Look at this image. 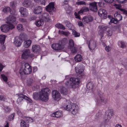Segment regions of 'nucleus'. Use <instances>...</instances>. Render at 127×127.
Segmentation results:
<instances>
[{
	"instance_id": "f257e3e1",
	"label": "nucleus",
	"mask_w": 127,
	"mask_h": 127,
	"mask_svg": "<svg viewBox=\"0 0 127 127\" xmlns=\"http://www.w3.org/2000/svg\"><path fill=\"white\" fill-rule=\"evenodd\" d=\"M32 67L28 63H26L24 66L21 67L19 70V73L22 76L24 74H30L32 72Z\"/></svg>"
},
{
	"instance_id": "f03ea898",
	"label": "nucleus",
	"mask_w": 127,
	"mask_h": 127,
	"mask_svg": "<svg viewBox=\"0 0 127 127\" xmlns=\"http://www.w3.org/2000/svg\"><path fill=\"white\" fill-rule=\"evenodd\" d=\"M49 89L48 88L42 89L40 92L39 98L42 101H46L49 99L48 93H50Z\"/></svg>"
},
{
	"instance_id": "7ed1b4c3",
	"label": "nucleus",
	"mask_w": 127,
	"mask_h": 127,
	"mask_svg": "<svg viewBox=\"0 0 127 127\" xmlns=\"http://www.w3.org/2000/svg\"><path fill=\"white\" fill-rule=\"evenodd\" d=\"M98 33L102 34L103 32L105 33L108 36H111L112 34V32L111 30L108 27H105L104 26H99L98 27ZM102 35V34L101 35Z\"/></svg>"
},
{
	"instance_id": "20e7f679",
	"label": "nucleus",
	"mask_w": 127,
	"mask_h": 127,
	"mask_svg": "<svg viewBox=\"0 0 127 127\" xmlns=\"http://www.w3.org/2000/svg\"><path fill=\"white\" fill-rule=\"evenodd\" d=\"M69 81L70 84L68 87L75 89L78 87L79 83V80L78 78L72 77L70 78Z\"/></svg>"
},
{
	"instance_id": "39448f33",
	"label": "nucleus",
	"mask_w": 127,
	"mask_h": 127,
	"mask_svg": "<svg viewBox=\"0 0 127 127\" xmlns=\"http://www.w3.org/2000/svg\"><path fill=\"white\" fill-rule=\"evenodd\" d=\"M74 104L69 101L65 100L62 104V107L67 111H71Z\"/></svg>"
},
{
	"instance_id": "423d86ee",
	"label": "nucleus",
	"mask_w": 127,
	"mask_h": 127,
	"mask_svg": "<svg viewBox=\"0 0 127 127\" xmlns=\"http://www.w3.org/2000/svg\"><path fill=\"white\" fill-rule=\"evenodd\" d=\"M114 15L116 18H112L110 19L109 23V24L110 25L112 23L116 24L119 21L122 20V16L120 14H118V12H116Z\"/></svg>"
},
{
	"instance_id": "0eeeda50",
	"label": "nucleus",
	"mask_w": 127,
	"mask_h": 127,
	"mask_svg": "<svg viewBox=\"0 0 127 127\" xmlns=\"http://www.w3.org/2000/svg\"><path fill=\"white\" fill-rule=\"evenodd\" d=\"M52 98L55 100L59 101L62 98L60 93L57 90L53 91L52 92Z\"/></svg>"
},
{
	"instance_id": "6e6552de",
	"label": "nucleus",
	"mask_w": 127,
	"mask_h": 127,
	"mask_svg": "<svg viewBox=\"0 0 127 127\" xmlns=\"http://www.w3.org/2000/svg\"><path fill=\"white\" fill-rule=\"evenodd\" d=\"M113 115V113L110 110L106 111L105 114L103 115V119L105 122H108Z\"/></svg>"
},
{
	"instance_id": "1a4fd4ad",
	"label": "nucleus",
	"mask_w": 127,
	"mask_h": 127,
	"mask_svg": "<svg viewBox=\"0 0 127 127\" xmlns=\"http://www.w3.org/2000/svg\"><path fill=\"white\" fill-rule=\"evenodd\" d=\"M7 23L8 24L14 23L16 24L18 22L16 21V18L14 16L10 15L6 18Z\"/></svg>"
},
{
	"instance_id": "9d476101",
	"label": "nucleus",
	"mask_w": 127,
	"mask_h": 127,
	"mask_svg": "<svg viewBox=\"0 0 127 127\" xmlns=\"http://www.w3.org/2000/svg\"><path fill=\"white\" fill-rule=\"evenodd\" d=\"M22 42V39L18 36L15 37L14 39V44L17 47L20 46L21 45Z\"/></svg>"
},
{
	"instance_id": "9b49d317",
	"label": "nucleus",
	"mask_w": 127,
	"mask_h": 127,
	"mask_svg": "<svg viewBox=\"0 0 127 127\" xmlns=\"http://www.w3.org/2000/svg\"><path fill=\"white\" fill-rule=\"evenodd\" d=\"M46 10L50 12L54 11L55 10L54 7V2L50 3L49 4L46 6L45 8Z\"/></svg>"
},
{
	"instance_id": "f8f14e48",
	"label": "nucleus",
	"mask_w": 127,
	"mask_h": 127,
	"mask_svg": "<svg viewBox=\"0 0 127 127\" xmlns=\"http://www.w3.org/2000/svg\"><path fill=\"white\" fill-rule=\"evenodd\" d=\"M75 71L76 73L81 74L84 70V66L81 64H78L75 68Z\"/></svg>"
},
{
	"instance_id": "ddd939ff",
	"label": "nucleus",
	"mask_w": 127,
	"mask_h": 127,
	"mask_svg": "<svg viewBox=\"0 0 127 127\" xmlns=\"http://www.w3.org/2000/svg\"><path fill=\"white\" fill-rule=\"evenodd\" d=\"M89 9L91 11L94 12H96L97 11V2H93L89 4Z\"/></svg>"
},
{
	"instance_id": "4468645a",
	"label": "nucleus",
	"mask_w": 127,
	"mask_h": 127,
	"mask_svg": "<svg viewBox=\"0 0 127 127\" xmlns=\"http://www.w3.org/2000/svg\"><path fill=\"white\" fill-rule=\"evenodd\" d=\"M93 20L92 17L90 15L87 16L83 17L82 21L84 24L88 23Z\"/></svg>"
},
{
	"instance_id": "2eb2a0df",
	"label": "nucleus",
	"mask_w": 127,
	"mask_h": 127,
	"mask_svg": "<svg viewBox=\"0 0 127 127\" xmlns=\"http://www.w3.org/2000/svg\"><path fill=\"white\" fill-rule=\"evenodd\" d=\"M98 13L99 16L101 18H106L107 16L106 12L105 10L102 9H100L98 11Z\"/></svg>"
},
{
	"instance_id": "dca6fc26",
	"label": "nucleus",
	"mask_w": 127,
	"mask_h": 127,
	"mask_svg": "<svg viewBox=\"0 0 127 127\" xmlns=\"http://www.w3.org/2000/svg\"><path fill=\"white\" fill-rule=\"evenodd\" d=\"M63 46L59 43H54L51 45L52 48L55 50L58 51L63 49Z\"/></svg>"
},
{
	"instance_id": "f3484780",
	"label": "nucleus",
	"mask_w": 127,
	"mask_h": 127,
	"mask_svg": "<svg viewBox=\"0 0 127 127\" xmlns=\"http://www.w3.org/2000/svg\"><path fill=\"white\" fill-rule=\"evenodd\" d=\"M79 111V108L78 105L74 104L71 111L72 113L74 115H75L78 113Z\"/></svg>"
},
{
	"instance_id": "a211bd4d",
	"label": "nucleus",
	"mask_w": 127,
	"mask_h": 127,
	"mask_svg": "<svg viewBox=\"0 0 127 127\" xmlns=\"http://www.w3.org/2000/svg\"><path fill=\"white\" fill-rule=\"evenodd\" d=\"M30 52V50L29 49H26L23 52L22 55V58L24 59H27L29 56Z\"/></svg>"
},
{
	"instance_id": "6ab92c4d",
	"label": "nucleus",
	"mask_w": 127,
	"mask_h": 127,
	"mask_svg": "<svg viewBox=\"0 0 127 127\" xmlns=\"http://www.w3.org/2000/svg\"><path fill=\"white\" fill-rule=\"evenodd\" d=\"M19 11L21 13V16L23 17L26 16L28 14L27 10L25 8L22 7L20 8Z\"/></svg>"
},
{
	"instance_id": "aec40b11",
	"label": "nucleus",
	"mask_w": 127,
	"mask_h": 127,
	"mask_svg": "<svg viewBox=\"0 0 127 127\" xmlns=\"http://www.w3.org/2000/svg\"><path fill=\"white\" fill-rule=\"evenodd\" d=\"M40 47L39 45L35 44L32 46V50L33 52L36 53L40 52Z\"/></svg>"
},
{
	"instance_id": "412c9836",
	"label": "nucleus",
	"mask_w": 127,
	"mask_h": 127,
	"mask_svg": "<svg viewBox=\"0 0 127 127\" xmlns=\"http://www.w3.org/2000/svg\"><path fill=\"white\" fill-rule=\"evenodd\" d=\"M0 29L2 32H7L9 31V25L6 24L2 25L0 27Z\"/></svg>"
},
{
	"instance_id": "4be33fe9",
	"label": "nucleus",
	"mask_w": 127,
	"mask_h": 127,
	"mask_svg": "<svg viewBox=\"0 0 127 127\" xmlns=\"http://www.w3.org/2000/svg\"><path fill=\"white\" fill-rule=\"evenodd\" d=\"M43 8L40 6L36 7L33 10V12L35 14H38L41 13L42 11Z\"/></svg>"
},
{
	"instance_id": "5701e85b",
	"label": "nucleus",
	"mask_w": 127,
	"mask_h": 127,
	"mask_svg": "<svg viewBox=\"0 0 127 127\" xmlns=\"http://www.w3.org/2000/svg\"><path fill=\"white\" fill-rule=\"evenodd\" d=\"M114 6L116 9L119 10L124 14H127V11L124 9L121 8V5L116 4H115L114 5Z\"/></svg>"
},
{
	"instance_id": "b1692460",
	"label": "nucleus",
	"mask_w": 127,
	"mask_h": 127,
	"mask_svg": "<svg viewBox=\"0 0 127 127\" xmlns=\"http://www.w3.org/2000/svg\"><path fill=\"white\" fill-rule=\"evenodd\" d=\"M95 42L93 40H90L88 46L90 50H92L94 49L96 47Z\"/></svg>"
},
{
	"instance_id": "393cba45",
	"label": "nucleus",
	"mask_w": 127,
	"mask_h": 127,
	"mask_svg": "<svg viewBox=\"0 0 127 127\" xmlns=\"http://www.w3.org/2000/svg\"><path fill=\"white\" fill-rule=\"evenodd\" d=\"M68 42V41L67 39L66 38H64L61 39L59 42L61 46H63V49L64 47V46Z\"/></svg>"
},
{
	"instance_id": "a878e982",
	"label": "nucleus",
	"mask_w": 127,
	"mask_h": 127,
	"mask_svg": "<svg viewBox=\"0 0 127 127\" xmlns=\"http://www.w3.org/2000/svg\"><path fill=\"white\" fill-rule=\"evenodd\" d=\"M42 18L45 21L48 22L50 20V17L48 14L46 13H43L42 15Z\"/></svg>"
},
{
	"instance_id": "bb28decb",
	"label": "nucleus",
	"mask_w": 127,
	"mask_h": 127,
	"mask_svg": "<svg viewBox=\"0 0 127 127\" xmlns=\"http://www.w3.org/2000/svg\"><path fill=\"white\" fill-rule=\"evenodd\" d=\"M62 115V111H56L52 114V117L57 118L60 117Z\"/></svg>"
},
{
	"instance_id": "cd10ccee",
	"label": "nucleus",
	"mask_w": 127,
	"mask_h": 127,
	"mask_svg": "<svg viewBox=\"0 0 127 127\" xmlns=\"http://www.w3.org/2000/svg\"><path fill=\"white\" fill-rule=\"evenodd\" d=\"M68 90L65 87H61L60 90V91L63 95H66L68 93Z\"/></svg>"
},
{
	"instance_id": "c85d7f7f",
	"label": "nucleus",
	"mask_w": 127,
	"mask_h": 127,
	"mask_svg": "<svg viewBox=\"0 0 127 127\" xmlns=\"http://www.w3.org/2000/svg\"><path fill=\"white\" fill-rule=\"evenodd\" d=\"M32 43V41L30 40H28L25 41L23 43V46L25 48L29 47Z\"/></svg>"
},
{
	"instance_id": "c756f323",
	"label": "nucleus",
	"mask_w": 127,
	"mask_h": 127,
	"mask_svg": "<svg viewBox=\"0 0 127 127\" xmlns=\"http://www.w3.org/2000/svg\"><path fill=\"white\" fill-rule=\"evenodd\" d=\"M19 97L17 100V103L18 104H20V103L22 102L23 99H24L25 95L23 94H20L18 95Z\"/></svg>"
},
{
	"instance_id": "7c9ffc66",
	"label": "nucleus",
	"mask_w": 127,
	"mask_h": 127,
	"mask_svg": "<svg viewBox=\"0 0 127 127\" xmlns=\"http://www.w3.org/2000/svg\"><path fill=\"white\" fill-rule=\"evenodd\" d=\"M31 0H25L23 3V5L25 7H28L31 6Z\"/></svg>"
},
{
	"instance_id": "2f4dec72",
	"label": "nucleus",
	"mask_w": 127,
	"mask_h": 127,
	"mask_svg": "<svg viewBox=\"0 0 127 127\" xmlns=\"http://www.w3.org/2000/svg\"><path fill=\"white\" fill-rule=\"evenodd\" d=\"M43 20L42 19L37 20L35 21V24L37 27H40L42 26L44 24Z\"/></svg>"
},
{
	"instance_id": "473e14b6",
	"label": "nucleus",
	"mask_w": 127,
	"mask_h": 127,
	"mask_svg": "<svg viewBox=\"0 0 127 127\" xmlns=\"http://www.w3.org/2000/svg\"><path fill=\"white\" fill-rule=\"evenodd\" d=\"M74 59L77 62H80L82 60L83 58L81 55L77 54L75 56Z\"/></svg>"
},
{
	"instance_id": "72a5a7b5",
	"label": "nucleus",
	"mask_w": 127,
	"mask_h": 127,
	"mask_svg": "<svg viewBox=\"0 0 127 127\" xmlns=\"http://www.w3.org/2000/svg\"><path fill=\"white\" fill-rule=\"evenodd\" d=\"M65 23L67 27H68L69 29L72 30H73V29L74 28V26L71 23L67 21H65Z\"/></svg>"
},
{
	"instance_id": "f704fd0d",
	"label": "nucleus",
	"mask_w": 127,
	"mask_h": 127,
	"mask_svg": "<svg viewBox=\"0 0 127 127\" xmlns=\"http://www.w3.org/2000/svg\"><path fill=\"white\" fill-rule=\"evenodd\" d=\"M6 38L5 35L3 34L0 35V43L3 45L5 42Z\"/></svg>"
},
{
	"instance_id": "c9c22d12",
	"label": "nucleus",
	"mask_w": 127,
	"mask_h": 127,
	"mask_svg": "<svg viewBox=\"0 0 127 127\" xmlns=\"http://www.w3.org/2000/svg\"><path fill=\"white\" fill-rule=\"evenodd\" d=\"M3 108L5 113H9L11 110V109L8 106H3Z\"/></svg>"
},
{
	"instance_id": "e433bc0d",
	"label": "nucleus",
	"mask_w": 127,
	"mask_h": 127,
	"mask_svg": "<svg viewBox=\"0 0 127 127\" xmlns=\"http://www.w3.org/2000/svg\"><path fill=\"white\" fill-rule=\"evenodd\" d=\"M17 112L18 116L24 118V117L25 112L24 111H21L20 110L18 109L17 110Z\"/></svg>"
},
{
	"instance_id": "4c0bfd02",
	"label": "nucleus",
	"mask_w": 127,
	"mask_h": 127,
	"mask_svg": "<svg viewBox=\"0 0 127 127\" xmlns=\"http://www.w3.org/2000/svg\"><path fill=\"white\" fill-rule=\"evenodd\" d=\"M88 11L89 9L88 7H83L78 12V13L79 14H80L87 11Z\"/></svg>"
},
{
	"instance_id": "58836bf2",
	"label": "nucleus",
	"mask_w": 127,
	"mask_h": 127,
	"mask_svg": "<svg viewBox=\"0 0 127 127\" xmlns=\"http://www.w3.org/2000/svg\"><path fill=\"white\" fill-rule=\"evenodd\" d=\"M55 27L57 28L63 30H64L65 29L64 26L62 24L60 23H58L56 24Z\"/></svg>"
},
{
	"instance_id": "ea45409f",
	"label": "nucleus",
	"mask_w": 127,
	"mask_h": 127,
	"mask_svg": "<svg viewBox=\"0 0 127 127\" xmlns=\"http://www.w3.org/2000/svg\"><path fill=\"white\" fill-rule=\"evenodd\" d=\"M20 127H27L28 125L26 124V122L24 121L21 120L20 123Z\"/></svg>"
},
{
	"instance_id": "a19ab883",
	"label": "nucleus",
	"mask_w": 127,
	"mask_h": 127,
	"mask_svg": "<svg viewBox=\"0 0 127 127\" xmlns=\"http://www.w3.org/2000/svg\"><path fill=\"white\" fill-rule=\"evenodd\" d=\"M74 45V43L73 40L72 39L69 40L68 42V47L71 48L73 47Z\"/></svg>"
},
{
	"instance_id": "79ce46f5",
	"label": "nucleus",
	"mask_w": 127,
	"mask_h": 127,
	"mask_svg": "<svg viewBox=\"0 0 127 127\" xmlns=\"http://www.w3.org/2000/svg\"><path fill=\"white\" fill-rule=\"evenodd\" d=\"M94 86V84L92 82H89L87 85V87L88 89H92Z\"/></svg>"
},
{
	"instance_id": "37998d69",
	"label": "nucleus",
	"mask_w": 127,
	"mask_h": 127,
	"mask_svg": "<svg viewBox=\"0 0 127 127\" xmlns=\"http://www.w3.org/2000/svg\"><path fill=\"white\" fill-rule=\"evenodd\" d=\"M17 28L19 31H23L24 30L23 25L21 24H18L17 26Z\"/></svg>"
},
{
	"instance_id": "c03bdc74",
	"label": "nucleus",
	"mask_w": 127,
	"mask_h": 127,
	"mask_svg": "<svg viewBox=\"0 0 127 127\" xmlns=\"http://www.w3.org/2000/svg\"><path fill=\"white\" fill-rule=\"evenodd\" d=\"M10 5L12 8H14L17 6V3L15 1H12L10 3Z\"/></svg>"
},
{
	"instance_id": "a18cd8bd",
	"label": "nucleus",
	"mask_w": 127,
	"mask_h": 127,
	"mask_svg": "<svg viewBox=\"0 0 127 127\" xmlns=\"http://www.w3.org/2000/svg\"><path fill=\"white\" fill-rule=\"evenodd\" d=\"M59 32L60 34H62L66 36H68L70 34L69 32L68 31L64 32L63 31H59Z\"/></svg>"
},
{
	"instance_id": "49530a36",
	"label": "nucleus",
	"mask_w": 127,
	"mask_h": 127,
	"mask_svg": "<svg viewBox=\"0 0 127 127\" xmlns=\"http://www.w3.org/2000/svg\"><path fill=\"white\" fill-rule=\"evenodd\" d=\"M1 77V79L3 80L5 82H7L8 80V78L4 74H1L0 75Z\"/></svg>"
},
{
	"instance_id": "de8ad7c7",
	"label": "nucleus",
	"mask_w": 127,
	"mask_h": 127,
	"mask_svg": "<svg viewBox=\"0 0 127 127\" xmlns=\"http://www.w3.org/2000/svg\"><path fill=\"white\" fill-rule=\"evenodd\" d=\"M33 98L35 100H38L39 98V95L36 92L33 93Z\"/></svg>"
},
{
	"instance_id": "09e8293b",
	"label": "nucleus",
	"mask_w": 127,
	"mask_h": 127,
	"mask_svg": "<svg viewBox=\"0 0 127 127\" xmlns=\"http://www.w3.org/2000/svg\"><path fill=\"white\" fill-rule=\"evenodd\" d=\"M65 9L66 11V12L67 13H69L71 12V7L68 6H67Z\"/></svg>"
},
{
	"instance_id": "8fccbe9b",
	"label": "nucleus",
	"mask_w": 127,
	"mask_h": 127,
	"mask_svg": "<svg viewBox=\"0 0 127 127\" xmlns=\"http://www.w3.org/2000/svg\"><path fill=\"white\" fill-rule=\"evenodd\" d=\"M118 44L121 45V47L122 48L126 47V44L122 41L119 42Z\"/></svg>"
},
{
	"instance_id": "3c124183",
	"label": "nucleus",
	"mask_w": 127,
	"mask_h": 127,
	"mask_svg": "<svg viewBox=\"0 0 127 127\" xmlns=\"http://www.w3.org/2000/svg\"><path fill=\"white\" fill-rule=\"evenodd\" d=\"M72 34L74 35L75 37H79L80 35V34L79 33H78L75 31L73 29L72 30Z\"/></svg>"
},
{
	"instance_id": "603ef678",
	"label": "nucleus",
	"mask_w": 127,
	"mask_h": 127,
	"mask_svg": "<svg viewBox=\"0 0 127 127\" xmlns=\"http://www.w3.org/2000/svg\"><path fill=\"white\" fill-rule=\"evenodd\" d=\"M11 10V9L10 7L8 6L5 7L3 9V11L4 12H6L10 11Z\"/></svg>"
},
{
	"instance_id": "864d4df0",
	"label": "nucleus",
	"mask_w": 127,
	"mask_h": 127,
	"mask_svg": "<svg viewBox=\"0 0 127 127\" xmlns=\"http://www.w3.org/2000/svg\"><path fill=\"white\" fill-rule=\"evenodd\" d=\"M76 3L78 5H85L86 4V2L84 1H80L76 2Z\"/></svg>"
},
{
	"instance_id": "5fc2aeb1",
	"label": "nucleus",
	"mask_w": 127,
	"mask_h": 127,
	"mask_svg": "<svg viewBox=\"0 0 127 127\" xmlns=\"http://www.w3.org/2000/svg\"><path fill=\"white\" fill-rule=\"evenodd\" d=\"M116 0L120 4H124L127 1V0Z\"/></svg>"
},
{
	"instance_id": "6e6d98bb",
	"label": "nucleus",
	"mask_w": 127,
	"mask_h": 127,
	"mask_svg": "<svg viewBox=\"0 0 127 127\" xmlns=\"http://www.w3.org/2000/svg\"><path fill=\"white\" fill-rule=\"evenodd\" d=\"M27 84L29 86L32 85L33 84V80L31 79H28L27 80Z\"/></svg>"
},
{
	"instance_id": "4d7b16f0",
	"label": "nucleus",
	"mask_w": 127,
	"mask_h": 127,
	"mask_svg": "<svg viewBox=\"0 0 127 127\" xmlns=\"http://www.w3.org/2000/svg\"><path fill=\"white\" fill-rule=\"evenodd\" d=\"M100 99L102 103L105 104L107 102V100L106 99H105L103 97H100Z\"/></svg>"
},
{
	"instance_id": "13d9d810",
	"label": "nucleus",
	"mask_w": 127,
	"mask_h": 127,
	"mask_svg": "<svg viewBox=\"0 0 127 127\" xmlns=\"http://www.w3.org/2000/svg\"><path fill=\"white\" fill-rule=\"evenodd\" d=\"M24 99L27 101L28 103H32V100L30 98L25 95L24 97Z\"/></svg>"
},
{
	"instance_id": "bf43d9fd",
	"label": "nucleus",
	"mask_w": 127,
	"mask_h": 127,
	"mask_svg": "<svg viewBox=\"0 0 127 127\" xmlns=\"http://www.w3.org/2000/svg\"><path fill=\"white\" fill-rule=\"evenodd\" d=\"M71 48V51L72 53H75L77 52V48L75 47H73Z\"/></svg>"
},
{
	"instance_id": "052dcab7",
	"label": "nucleus",
	"mask_w": 127,
	"mask_h": 127,
	"mask_svg": "<svg viewBox=\"0 0 127 127\" xmlns=\"http://www.w3.org/2000/svg\"><path fill=\"white\" fill-rule=\"evenodd\" d=\"M15 115V114L13 113V114L9 116L8 117V120L10 121L12 120L13 119Z\"/></svg>"
},
{
	"instance_id": "680f3d73",
	"label": "nucleus",
	"mask_w": 127,
	"mask_h": 127,
	"mask_svg": "<svg viewBox=\"0 0 127 127\" xmlns=\"http://www.w3.org/2000/svg\"><path fill=\"white\" fill-rule=\"evenodd\" d=\"M39 2L41 5H45L46 2V0H39Z\"/></svg>"
},
{
	"instance_id": "e2e57ef3",
	"label": "nucleus",
	"mask_w": 127,
	"mask_h": 127,
	"mask_svg": "<svg viewBox=\"0 0 127 127\" xmlns=\"http://www.w3.org/2000/svg\"><path fill=\"white\" fill-rule=\"evenodd\" d=\"M6 100V97L5 96L3 95L0 96V100L4 101Z\"/></svg>"
},
{
	"instance_id": "0e129e2a",
	"label": "nucleus",
	"mask_w": 127,
	"mask_h": 127,
	"mask_svg": "<svg viewBox=\"0 0 127 127\" xmlns=\"http://www.w3.org/2000/svg\"><path fill=\"white\" fill-rule=\"evenodd\" d=\"M26 121L28 122L31 123L33 122V120L31 118L28 117L27 118Z\"/></svg>"
},
{
	"instance_id": "69168bd1",
	"label": "nucleus",
	"mask_w": 127,
	"mask_h": 127,
	"mask_svg": "<svg viewBox=\"0 0 127 127\" xmlns=\"http://www.w3.org/2000/svg\"><path fill=\"white\" fill-rule=\"evenodd\" d=\"M105 49L106 51L109 52L111 50V48L109 46H108L105 47Z\"/></svg>"
},
{
	"instance_id": "338daca9",
	"label": "nucleus",
	"mask_w": 127,
	"mask_h": 127,
	"mask_svg": "<svg viewBox=\"0 0 127 127\" xmlns=\"http://www.w3.org/2000/svg\"><path fill=\"white\" fill-rule=\"evenodd\" d=\"M15 26L14 25H13L12 24H10L9 26V30L10 29H14L15 28Z\"/></svg>"
},
{
	"instance_id": "774afa93",
	"label": "nucleus",
	"mask_w": 127,
	"mask_h": 127,
	"mask_svg": "<svg viewBox=\"0 0 127 127\" xmlns=\"http://www.w3.org/2000/svg\"><path fill=\"white\" fill-rule=\"evenodd\" d=\"M19 21L22 22H25L26 21V20L25 19L22 18H19Z\"/></svg>"
}]
</instances>
